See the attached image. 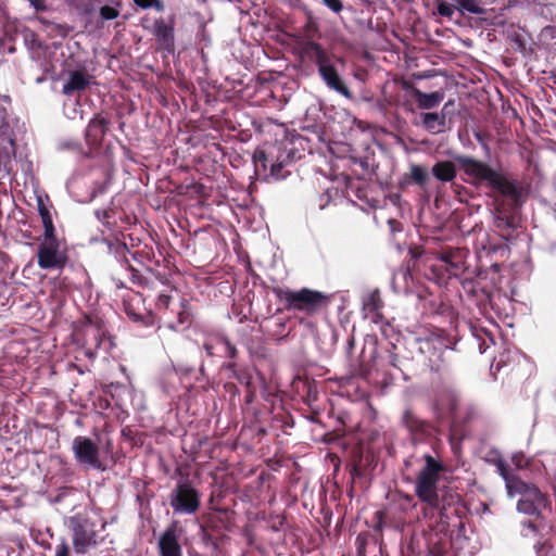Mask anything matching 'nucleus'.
Returning a JSON list of instances; mask_svg holds the SVG:
<instances>
[{"label": "nucleus", "instance_id": "35", "mask_svg": "<svg viewBox=\"0 0 556 556\" xmlns=\"http://www.w3.org/2000/svg\"><path fill=\"white\" fill-rule=\"evenodd\" d=\"M534 549L538 556H556V549L553 544L543 536L536 541Z\"/></svg>", "mask_w": 556, "mask_h": 556}, {"label": "nucleus", "instance_id": "24", "mask_svg": "<svg viewBox=\"0 0 556 556\" xmlns=\"http://www.w3.org/2000/svg\"><path fill=\"white\" fill-rule=\"evenodd\" d=\"M91 76L81 71H73L70 73L68 79L63 85L62 92L65 96H72L75 92L85 90L91 83Z\"/></svg>", "mask_w": 556, "mask_h": 556}, {"label": "nucleus", "instance_id": "60", "mask_svg": "<svg viewBox=\"0 0 556 556\" xmlns=\"http://www.w3.org/2000/svg\"><path fill=\"white\" fill-rule=\"evenodd\" d=\"M285 325L286 324H285V321L282 319H279L278 323H277L278 328H281V329L285 328Z\"/></svg>", "mask_w": 556, "mask_h": 556}, {"label": "nucleus", "instance_id": "13", "mask_svg": "<svg viewBox=\"0 0 556 556\" xmlns=\"http://www.w3.org/2000/svg\"><path fill=\"white\" fill-rule=\"evenodd\" d=\"M67 260L66 253L61 251V242H42L38 247L37 263L41 269H61Z\"/></svg>", "mask_w": 556, "mask_h": 556}, {"label": "nucleus", "instance_id": "34", "mask_svg": "<svg viewBox=\"0 0 556 556\" xmlns=\"http://www.w3.org/2000/svg\"><path fill=\"white\" fill-rule=\"evenodd\" d=\"M218 343L224 346L225 357L229 358V362H237V358L239 357V351L237 346L229 340V338L226 336H219Z\"/></svg>", "mask_w": 556, "mask_h": 556}, {"label": "nucleus", "instance_id": "18", "mask_svg": "<svg viewBox=\"0 0 556 556\" xmlns=\"http://www.w3.org/2000/svg\"><path fill=\"white\" fill-rule=\"evenodd\" d=\"M453 3L446 1H439L437 4V11L441 16L452 18L455 11L464 13H470L475 15H481L485 11L480 4V0H451Z\"/></svg>", "mask_w": 556, "mask_h": 556}, {"label": "nucleus", "instance_id": "17", "mask_svg": "<svg viewBox=\"0 0 556 556\" xmlns=\"http://www.w3.org/2000/svg\"><path fill=\"white\" fill-rule=\"evenodd\" d=\"M178 531V521H173L161 534L157 542L160 556H182Z\"/></svg>", "mask_w": 556, "mask_h": 556}, {"label": "nucleus", "instance_id": "52", "mask_svg": "<svg viewBox=\"0 0 556 556\" xmlns=\"http://www.w3.org/2000/svg\"><path fill=\"white\" fill-rule=\"evenodd\" d=\"M254 396H255V391L251 387L250 389H248V393H247V396H245L247 397V402L251 403L254 400Z\"/></svg>", "mask_w": 556, "mask_h": 556}, {"label": "nucleus", "instance_id": "58", "mask_svg": "<svg viewBox=\"0 0 556 556\" xmlns=\"http://www.w3.org/2000/svg\"><path fill=\"white\" fill-rule=\"evenodd\" d=\"M52 227H54V226H53V222H52V220H50V222H48V223H45V224H43V228H45V230H46V229H50V228H52Z\"/></svg>", "mask_w": 556, "mask_h": 556}, {"label": "nucleus", "instance_id": "19", "mask_svg": "<svg viewBox=\"0 0 556 556\" xmlns=\"http://www.w3.org/2000/svg\"><path fill=\"white\" fill-rule=\"evenodd\" d=\"M104 140V117L97 114L90 121L86 130V141L91 156H100L103 153L102 142Z\"/></svg>", "mask_w": 556, "mask_h": 556}, {"label": "nucleus", "instance_id": "5", "mask_svg": "<svg viewBox=\"0 0 556 556\" xmlns=\"http://www.w3.org/2000/svg\"><path fill=\"white\" fill-rule=\"evenodd\" d=\"M302 54L316 64L318 73L326 86L341 96L351 99L352 92L340 76L331 61V56L323 46L315 41H307L302 48Z\"/></svg>", "mask_w": 556, "mask_h": 556}, {"label": "nucleus", "instance_id": "46", "mask_svg": "<svg viewBox=\"0 0 556 556\" xmlns=\"http://www.w3.org/2000/svg\"><path fill=\"white\" fill-rule=\"evenodd\" d=\"M514 43L516 45V49L520 52L525 53L526 51V41L521 35H516L513 39Z\"/></svg>", "mask_w": 556, "mask_h": 556}, {"label": "nucleus", "instance_id": "40", "mask_svg": "<svg viewBox=\"0 0 556 556\" xmlns=\"http://www.w3.org/2000/svg\"><path fill=\"white\" fill-rule=\"evenodd\" d=\"M447 553V542L438 541L430 545V554L432 556H445Z\"/></svg>", "mask_w": 556, "mask_h": 556}, {"label": "nucleus", "instance_id": "64", "mask_svg": "<svg viewBox=\"0 0 556 556\" xmlns=\"http://www.w3.org/2000/svg\"><path fill=\"white\" fill-rule=\"evenodd\" d=\"M552 79L556 84V73L552 75Z\"/></svg>", "mask_w": 556, "mask_h": 556}, {"label": "nucleus", "instance_id": "30", "mask_svg": "<svg viewBox=\"0 0 556 556\" xmlns=\"http://www.w3.org/2000/svg\"><path fill=\"white\" fill-rule=\"evenodd\" d=\"M405 179L424 188L429 180V173L426 167L413 164L409 174L405 175Z\"/></svg>", "mask_w": 556, "mask_h": 556}, {"label": "nucleus", "instance_id": "39", "mask_svg": "<svg viewBox=\"0 0 556 556\" xmlns=\"http://www.w3.org/2000/svg\"><path fill=\"white\" fill-rule=\"evenodd\" d=\"M170 304H172V296L168 295V294H163L161 293L159 296H157V300H156V308L159 311H164L165 315L169 312L170 313Z\"/></svg>", "mask_w": 556, "mask_h": 556}, {"label": "nucleus", "instance_id": "20", "mask_svg": "<svg viewBox=\"0 0 556 556\" xmlns=\"http://www.w3.org/2000/svg\"><path fill=\"white\" fill-rule=\"evenodd\" d=\"M402 89L409 91L417 103L419 110H432L437 108L444 99L443 91L422 92L412 81L403 80Z\"/></svg>", "mask_w": 556, "mask_h": 556}, {"label": "nucleus", "instance_id": "62", "mask_svg": "<svg viewBox=\"0 0 556 556\" xmlns=\"http://www.w3.org/2000/svg\"><path fill=\"white\" fill-rule=\"evenodd\" d=\"M100 17L104 18V7H101L99 10Z\"/></svg>", "mask_w": 556, "mask_h": 556}, {"label": "nucleus", "instance_id": "43", "mask_svg": "<svg viewBox=\"0 0 556 556\" xmlns=\"http://www.w3.org/2000/svg\"><path fill=\"white\" fill-rule=\"evenodd\" d=\"M43 242H60V240L58 239L56 235H55V229L54 227L50 228V229H46L45 230V233H43Z\"/></svg>", "mask_w": 556, "mask_h": 556}, {"label": "nucleus", "instance_id": "11", "mask_svg": "<svg viewBox=\"0 0 556 556\" xmlns=\"http://www.w3.org/2000/svg\"><path fill=\"white\" fill-rule=\"evenodd\" d=\"M419 350L422 353H430L428 363L430 370L439 375V378H443L448 369L447 359L444 356L448 352L447 345L439 339L427 338L419 341Z\"/></svg>", "mask_w": 556, "mask_h": 556}, {"label": "nucleus", "instance_id": "10", "mask_svg": "<svg viewBox=\"0 0 556 556\" xmlns=\"http://www.w3.org/2000/svg\"><path fill=\"white\" fill-rule=\"evenodd\" d=\"M374 462L375 455L371 451H365L362 445L352 447L345 466L350 475L351 491H353L354 484L367 475L368 469L374 466Z\"/></svg>", "mask_w": 556, "mask_h": 556}, {"label": "nucleus", "instance_id": "63", "mask_svg": "<svg viewBox=\"0 0 556 556\" xmlns=\"http://www.w3.org/2000/svg\"><path fill=\"white\" fill-rule=\"evenodd\" d=\"M110 264H111V267H115L116 266L114 261H113V257H111ZM112 271H115V268H112Z\"/></svg>", "mask_w": 556, "mask_h": 556}, {"label": "nucleus", "instance_id": "56", "mask_svg": "<svg viewBox=\"0 0 556 556\" xmlns=\"http://www.w3.org/2000/svg\"><path fill=\"white\" fill-rule=\"evenodd\" d=\"M475 138L477 139L478 142H480L481 144L484 146V138H483V135L481 132H476L475 134Z\"/></svg>", "mask_w": 556, "mask_h": 556}, {"label": "nucleus", "instance_id": "28", "mask_svg": "<svg viewBox=\"0 0 556 556\" xmlns=\"http://www.w3.org/2000/svg\"><path fill=\"white\" fill-rule=\"evenodd\" d=\"M432 175L442 182H451L456 178L457 170L454 162L439 161L432 166Z\"/></svg>", "mask_w": 556, "mask_h": 556}, {"label": "nucleus", "instance_id": "8", "mask_svg": "<svg viewBox=\"0 0 556 556\" xmlns=\"http://www.w3.org/2000/svg\"><path fill=\"white\" fill-rule=\"evenodd\" d=\"M169 504L176 514L193 515L201 505L200 493L190 481H179L169 495Z\"/></svg>", "mask_w": 556, "mask_h": 556}, {"label": "nucleus", "instance_id": "33", "mask_svg": "<svg viewBox=\"0 0 556 556\" xmlns=\"http://www.w3.org/2000/svg\"><path fill=\"white\" fill-rule=\"evenodd\" d=\"M544 521L536 520L535 518L533 520H523L521 522V535L523 538L539 536L544 529Z\"/></svg>", "mask_w": 556, "mask_h": 556}, {"label": "nucleus", "instance_id": "55", "mask_svg": "<svg viewBox=\"0 0 556 556\" xmlns=\"http://www.w3.org/2000/svg\"><path fill=\"white\" fill-rule=\"evenodd\" d=\"M94 214H96V217L98 218V220H100V222L104 218L103 210H96Z\"/></svg>", "mask_w": 556, "mask_h": 556}, {"label": "nucleus", "instance_id": "57", "mask_svg": "<svg viewBox=\"0 0 556 556\" xmlns=\"http://www.w3.org/2000/svg\"><path fill=\"white\" fill-rule=\"evenodd\" d=\"M204 349L208 355H213V346L211 344L205 343Z\"/></svg>", "mask_w": 556, "mask_h": 556}, {"label": "nucleus", "instance_id": "25", "mask_svg": "<svg viewBox=\"0 0 556 556\" xmlns=\"http://www.w3.org/2000/svg\"><path fill=\"white\" fill-rule=\"evenodd\" d=\"M421 126L430 134L438 135L446 129V116L444 112H426L420 114Z\"/></svg>", "mask_w": 556, "mask_h": 556}, {"label": "nucleus", "instance_id": "22", "mask_svg": "<svg viewBox=\"0 0 556 556\" xmlns=\"http://www.w3.org/2000/svg\"><path fill=\"white\" fill-rule=\"evenodd\" d=\"M154 36L160 49L170 53L175 50L174 21L167 24L163 18L154 22Z\"/></svg>", "mask_w": 556, "mask_h": 556}, {"label": "nucleus", "instance_id": "14", "mask_svg": "<svg viewBox=\"0 0 556 556\" xmlns=\"http://www.w3.org/2000/svg\"><path fill=\"white\" fill-rule=\"evenodd\" d=\"M290 144L291 143L286 142H275L266 144L263 148H256L252 156L255 172L257 174L261 172L266 173L267 167H270L274 162H278L282 151H286Z\"/></svg>", "mask_w": 556, "mask_h": 556}, {"label": "nucleus", "instance_id": "54", "mask_svg": "<svg viewBox=\"0 0 556 556\" xmlns=\"http://www.w3.org/2000/svg\"><path fill=\"white\" fill-rule=\"evenodd\" d=\"M105 218H106V228H110V226L112 224L116 225V220L115 219L113 222L111 220L112 216L110 215V213L108 211H106Z\"/></svg>", "mask_w": 556, "mask_h": 556}, {"label": "nucleus", "instance_id": "6", "mask_svg": "<svg viewBox=\"0 0 556 556\" xmlns=\"http://www.w3.org/2000/svg\"><path fill=\"white\" fill-rule=\"evenodd\" d=\"M514 496L519 495L516 509L518 513L535 518L536 520H546L552 513V500L548 493L541 491L534 483L515 482L513 484Z\"/></svg>", "mask_w": 556, "mask_h": 556}, {"label": "nucleus", "instance_id": "38", "mask_svg": "<svg viewBox=\"0 0 556 556\" xmlns=\"http://www.w3.org/2000/svg\"><path fill=\"white\" fill-rule=\"evenodd\" d=\"M396 497H397V504L400 506V509L402 511H407L409 509H413L416 507L417 503L415 502V498H414V495H410V494H407V493H403V492H399L396 494Z\"/></svg>", "mask_w": 556, "mask_h": 556}, {"label": "nucleus", "instance_id": "32", "mask_svg": "<svg viewBox=\"0 0 556 556\" xmlns=\"http://www.w3.org/2000/svg\"><path fill=\"white\" fill-rule=\"evenodd\" d=\"M224 368L229 370L232 374V377L238 380L239 383L250 389L252 387V376L242 369H238L237 362H228L224 365Z\"/></svg>", "mask_w": 556, "mask_h": 556}, {"label": "nucleus", "instance_id": "26", "mask_svg": "<svg viewBox=\"0 0 556 556\" xmlns=\"http://www.w3.org/2000/svg\"><path fill=\"white\" fill-rule=\"evenodd\" d=\"M296 150L292 147H288L286 151H282V154L279 156L278 162H274L269 167V176L275 180H280L287 177L288 173L283 172V168L292 163L295 159H300V155L296 156Z\"/></svg>", "mask_w": 556, "mask_h": 556}, {"label": "nucleus", "instance_id": "2", "mask_svg": "<svg viewBox=\"0 0 556 556\" xmlns=\"http://www.w3.org/2000/svg\"><path fill=\"white\" fill-rule=\"evenodd\" d=\"M422 458L425 465L416 476L415 495L428 508L438 513L441 523L448 525L450 510L458 514L462 497L451 488L439 489L444 465L430 454H425Z\"/></svg>", "mask_w": 556, "mask_h": 556}, {"label": "nucleus", "instance_id": "15", "mask_svg": "<svg viewBox=\"0 0 556 556\" xmlns=\"http://www.w3.org/2000/svg\"><path fill=\"white\" fill-rule=\"evenodd\" d=\"M73 544L76 553L85 554L96 545V534L87 520L72 518Z\"/></svg>", "mask_w": 556, "mask_h": 556}, {"label": "nucleus", "instance_id": "59", "mask_svg": "<svg viewBox=\"0 0 556 556\" xmlns=\"http://www.w3.org/2000/svg\"><path fill=\"white\" fill-rule=\"evenodd\" d=\"M114 387V383L111 382L110 384H106V393H111L112 394V388Z\"/></svg>", "mask_w": 556, "mask_h": 556}, {"label": "nucleus", "instance_id": "50", "mask_svg": "<svg viewBox=\"0 0 556 556\" xmlns=\"http://www.w3.org/2000/svg\"><path fill=\"white\" fill-rule=\"evenodd\" d=\"M118 16V11L115 8L106 5V21L114 20Z\"/></svg>", "mask_w": 556, "mask_h": 556}, {"label": "nucleus", "instance_id": "29", "mask_svg": "<svg viewBox=\"0 0 556 556\" xmlns=\"http://www.w3.org/2000/svg\"><path fill=\"white\" fill-rule=\"evenodd\" d=\"M496 468H497V472L505 481L508 495L514 496L513 484H515V482L517 483V481L522 482L523 480L520 477L513 475L509 466L503 459H500L496 463Z\"/></svg>", "mask_w": 556, "mask_h": 556}, {"label": "nucleus", "instance_id": "27", "mask_svg": "<svg viewBox=\"0 0 556 556\" xmlns=\"http://www.w3.org/2000/svg\"><path fill=\"white\" fill-rule=\"evenodd\" d=\"M383 306H384V303L381 298V293H380L379 289L372 290L370 293H368L365 296V299L363 301L364 311H366L368 314L372 315V320L375 323L382 320Z\"/></svg>", "mask_w": 556, "mask_h": 556}, {"label": "nucleus", "instance_id": "21", "mask_svg": "<svg viewBox=\"0 0 556 556\" xmlns=\"http://www.w3.org/2000/svg\"><path fill=\"white\" fill-rule=\"evenodd\" d=\"M203 525L217 534L225 536V532L231 531L233 519L227 509H218L207 515Z\"/></svg>", "mask_w": 556, "mask_h": 556}, {"label": "nucleus", "instance_id": "23", "mask_svg": "<svg viewBox=\"0 0 556 556\" xmlns=\"http://www.w3.org/2000/svg\"><path fill=\"white\" fill-rule=\"evenodd\" d=\"M464 251L460 249H447L440 253L439 260L446 265L450 276L458 277L465 271Z\"/></svg>", "mask_w": 556, "mask_h": 556}, {"label": "nucleus", "instance_id": "45", "mask_svg": "<svg viewBox=\"0 0 556 556\" xmlns=\"http://www.w3.org/2000/svg\"><path fill=\"white\" fill-rule=\"evenodd\" d=\"M30 5L38 12L47 11V5L45 0H27Z\"/></svg>", "mask_w": 556, "mask_h": 556}, {"label": "nucleus", "instance_id": "16", "mask_svg": "<svg viewBox=\"0 0 556 556\" xmlns=\"http://www.w3.org/2000/svg\"><path fill=\"white\" fill-rule=\"evenodd\" d=\"M402 424L409 432L414 442L430 437L434 430L431 421L419 418L412 408H406L402 415Z\"/></svg>", "mask_w": 556, "mask_h": 556}, {"label": "nucleus", "instance_id": "7", "mask_svg": "<svg viewBox=\"0 0 556 556\" xmlns=\"http://www.w3.org/2000/svg\"><path fill=\"white\" fill-rule=\"evenodd\" d=\"M112 279L116 280V292L113 301L117 307H121L125 314L135 323L150 327L154 324V316L144 305V299L140 292L134 291L124 286V280L112 275Z\"/></svg>", "mask_w": 556, "mask_h": 556}, {"label": "nucleus", "instance_id": "44", "mask_svg": "<svg viewBox=\"0 0 556 556\" xmlns=\"http://www.w3.org/2000/svg\"><path fill=\"white\" fill-rule=\"evenodd\" d=\"M39 214L42 219V224L52 220L50 212L42 203L39 204Z\"/></svg>", "mask_w": 556, "mask_h": 556}, {"label": "nucleus", "instance_id": "3", "mask_svg": "<svg viewBox=\"0 0 556 556\" xmlns=\"http://www.w3.org/2000/svg\"><path fill=\"white\" fill-rule=\"evenodd\" d=\"M273 292L277 300L283 303L286 311L301 313L306 317L320 313L330 302L329 295L309 288H274Z\"/></svg>", "mask_w": 556, "mask_h": 556}, {"label": "nucleus", "instance_id": "37", "mask_svg": "<svg viewBox=\"0 0 556 556\" xmlns=\"http://www.w3.org/2000/svg\"><path fill=\"white\" fill-rule=\"evenodd\" d=\"M201 534H202V541L206 545H213L214 547H218L222 540L224 539L222 535L217 534L216 532H213L210 529H205V526H201Z\"/></svg>", "mask_w": 556, "mask_h": 556}, {"label": "nucleus", "instance_id": "12", "mask_svg": "<svg viewBox=\"0 0 556 556\" xmlns=\"http://www.w3.org/2000/svg\"><path fill=\"white\" fill-rule=\"evenodd\" d=\"M106 247L110 257H113L115 265H119L123 269L124 278L138 285H143L146 282V278L139 275V273L130 265V262L127 258L129 250L124 241H121L118 238H115L114 241L106 238Z\"/></svg>", "mask_w": 556, "mask_h": 556}, {"label": "nucleus", "instance_id": "53", "mask_svg": "<svg viewBox=\"0 0 556 556\" xmlns=\"http://www.w3.org/2000/svg\"><path fill=\"white\" fill-rule=\"evenodd\" d=\"M454 105V100H448L442 108L441 112H444L445 115L447 114L448 112V108L453 106Z\"/></svg>", "mask_w": 556, "mask_h": 556}, {"label": "nucleus", "instance_id": "41", "mask_svg": "<svg viewBox=\"0 0 556 556\" xmlns=\"http://www.w3.org/2000/svg\"><path fill=\"white\" fill-rule=\"evenodd\" d=\"M134 3L140 9L155 8L157 11H163L164 5L160 0H132Z\"/></svg>", "mask_w": 556, "mask_h": 556}, {"label": "nucleus", "instance_id": "1", "mask_svg": "<svg viewBox=\"0 0 556 556\" xmlns=\"http://www.w3.org/2000/svg\"><path fill=\"white\" fill-rule=\"evenodd\" d=\"M454 160L472 185H485L494 192V227L505 241L515 240L518 228L516 211L526 201L527 189L483 161L469 155H456Z\"/></svg>", "mask_w": 556, "mask_h": 556}, {"label": "nucleus", "instance_id": "36", "mask_svg": "<svg viewBox=\"0 0 556 556\" xmlns=\"http://www.w3.org/2000/svg\"><path fill=\"white\" fill-rule=\"evenodd\" d=\"M376 350L372 349L370 355H369V359L366 361L365 359V348L362 350V353H361V356L359 358L357 359V365H356V371L357 374L365 378L369 375L370 372V361L374 358V354H375Z\"/></svg>", "mask_w": 556, "mask_h": 556}, {"label": "nucleus", "instance_id": "9", "mask_svg": "<svg viewBox=\"0 0 556 556\" xmlns=\"http://www.w3.org/2000/svg\"><path fill=\"white\" fill-rule=\"evenodd\" d=\"M72 451L76 462L86 469H100L99 445L88 437L78 435L73 440Z\"/></svg>", "mask_w": 556, "mask_h": 556}, {"label": "nucleus", "instance_id": "42", "mask_svg": "<svg viewBox=\"0 0 556 556\" xmlns=\"http://www.w3.org/2000/svg\"><path fill=\"white\" fill-rule=\"evenodd\" d=\"M321 2L334 13H340L343 10L342 0H321Z\"/></svg>", "mask_w": 556, "mask_h": 556}, {"label": "nucleus", "instance_id": "47", "mask_svg": "<svg viewBox=\"0 0 556 556\" xmlns=\"http://www.w3.org/2000/svg\"><path fill=\"white\" fill-rule=\"evenodd\" d=\"M70 555V547L67 543L62 542L60 545L56 546V553L55 556H68Z\"/></svg>", "mask_w": 556, "mask_h": 556}, {"label": "nucleus", "instance_id": "31", "mask_svg": "<svg viewBox=\"0 0 556 556\" xmlns=\"http://www.w3.org/2000/svg\"><path fill=\"white\" fill-rule=\"evenodd\" d=\"M170 313L176 314L177 324L179 326L189 325L191 323L189 303L186 299H180L178 304L170 309Z\"/></svg>", "mask_w": 556, "mask_h": 556}, {"label": "nucleus", "instance_id": "61", "mask_svg": "<svg viewBox=\"0 0 556 556\" xmlns=\"http://www.w3.org/2000/svg\"><path fill=\"white\" fill-rule=\"evenodd\" d=\"M106 342H109L110 349L115 346L114 342L109 337H106Z\"/></svg>", "mask_w": 556, "mask_h": 556}, {"label": "nucleus", "instance_id": "48", "mask_svg": "<svg viewBox=\"0 0 556 556\" xmlns=\"http://www.w3.org/2000/svg\"><path fill=\"white\" fill-rule=\"evenodd\" d=\"M331 197L328 192H324L319 195V208L323 210L326 205L329 204Z\"/></svg>", "mask_w": 556, "mask_h": 556}, {"label": "nucleus", "instance_id": "49", "mask_svg": "<svg viewBox=\"0 0 556 556\" xmlns=\"http://www.w3.org/2000/svg\"><path fill=\"white\" fill-rule=\"evenodd\" d=\"M511 462L517 468H522L523 467V455L522 454H514L511 457Z\"/></svg>", "mask_w": 556, "mask_h": 556}, {"label": "nucleus", "instance_id": "51", "mask_svg": "<svg viewBox=\"0 0 556 556\" xmlns=\"http://www.w3.org/2000/svg\"><path fill=\"white\" fill-rule=\"evenodd\" d=\"M354 346H355V340H354V337L352 336L348 340L346 353L349 356H351V353H352V350L354 349Z\"/></svg>", "mask_w": 556, "mask_h": 556}, {"label": "nucleus", "instance_id": "4", "mask_svg": "<svg viewBox=\"0 0 556 556\" xmlns=\"http://www.w3.org/2000/svg\"><path fill=\"white\" fill-rule=\"evenodd\" d=\"M431 409L438 424L448 421L452 426L465 425L476 416L471 406L466 407L465 415H462L459 394L445 383L435 390Z\"/></svg>", "mask_w": 556, "mask_h": 556}]
</instances>
